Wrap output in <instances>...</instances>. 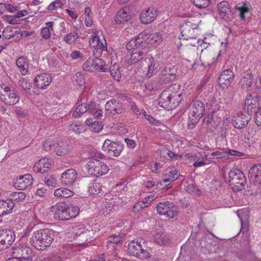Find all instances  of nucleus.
Wrapping results in <instances>:
<instances>
[{
  "label": "nucleus",
  "instance_id": "a19ab883",
  "mask_svg": "<svg viewBox=\"0 0 261 261\" xmlns=\"http://www.w3.org/2000/svg\"><path fill=\"white\" fill-rule=\"evenodd\" d=\"M25 194L22 192H15L11 193L9 196L8 199L9 201H12V203L19 202L23 201L25 198Z\"/></svg>",
  "mask_w": 261,
  "mask_h": 261
},
{
  "label": "nucleus",
  "instance_id": "052dcab7",
  "mask_svg": "<svg viewBox=\"0 0 261 261\" xmlns=\"http://www.w3.org/2000/svg\"><path fill=\"white\" fill-rule=\"evenodd\" d=\"M99 37L97 35V33L94 32L93 35L91 36V38L89 41V45L91 47L94 48L96 44L99 42Z\"/></svg>",
  "mask_w": 261,
  "mask_h": 261
},
{
  "label": "nucleus",
  "instance_id": "a18cd8bd",
  "mask_svg": "<svg viewBox=\"0 0 261 261\" xmlns=\"http://www.w3.org/2000/svg\"><path fill=\"white\" fill-rule=\"evenodd\" d=\"M87 111H88L87 103L83 102L76 107L75 110L72 113V116L75 118L80 117Z\"/></svg>",
  "mask_w": 261,
  "mask_h": 261
},
{
  "label": "nucleus",
  "instance_id": "4be33fe9",
  "mask_svg": "<svg viewBox=\"0 0 261 261\" xmlns=\"http://www.w3.org/2000/svg\"><path fill=\"white\" fill-rule=\"evenodd\" d=\"M250 118V116L241 113L233 117L231 123L236 128L243 129L248 125Z\"/></svg>",
  "mask_w": 261,
  "mask_h": 261
},
{
  "label": "nucleus",
  "instance_id": "8fccbe9b",
  "mask_svg": "<svg viewBox=\"0 0 261 261\" xmlns=\"http://www.w3.org/2000/svg\"><path fill=\"white\" fill-rule=\"evenodd\" d=\"M142 33H144L145 34V36H146V38L145 39H143V41L146 40L148 39H149L150 40L152 41L151 42L152 43H159L162 40V35L159 32L150 35H148L145 32H143Z\"/></svg>",
  "mask_w": 261,
  "mask_h": 261
},
{
  "label": "nucleus",
  "instance_id": "0e129e2a",
  "mask_svg": "<svg viewBox=\"0 0 261 261\" xmlns=\"http://www.w3.org/2000/svg\"><path fill=\"white\" fill-rule=\"evenodd\" d=\"M44 183L49 187H55L57 184V181L55 178L51 176H48L44 178Z\"/></svg>",
  "mask_w": 261,
  "mask_h": 261
},
{
  "label": "nucleus",
  "instance_id": "e433bc0d",
  "mask_svg": "<svg viewBox=\"0 0 261 261\" xmlns=\"http://www.w3.org/2000/svg\"><path fill=\"white\" fill-rule=\"evenodd\" d=\"M87 125H88L92 131L94 133H99L103 128V125L102 123L98 121H93L91 118L87 119L86 121Z\"/></svg>",
  "mask_w": 261,
  "mask_h": 261
},
{
  "label": "nucleus",
  "instance_id": "f257e3e1",
  "mask_svg": "<svg viewBox=\"0 0 261 261\" xmlns=\"http://www.w3.org/2000/svg\"><path fill=\"white\" fill-rule=\"evenodd\" d=\"M178 89L179 86L174 84L163 91L158 99L159 105L165 109H175L181 100V93L174 91Z\"/></svg>",
  "mask_w": 261,
  "mask_h": 261
},
{
  "label": "nucleus",
  "instance_id": "58836bf2",
  "mask_svg": "<svg viewBox=\"0 0 261 261\" xmlns=\"http://www.w3.org/2000/svg\"><path fill=\"white\" fill-rule=\"evenodd\" d=\"M87 109L89 113L94 116L95 117L100 118L102 116V111L94 102H90L88 105L87 104Z\"/></svg>",
  "mask_w": 261,
  "mask_h": 261
},
{
  "label": "nucleus",
  "instance_id": "13d9d810",
  "mask_svg": "<svg viewBox=\"0 0 261 261\" xmlns=\"http://www.w3.org/2000/svg\"><path fill=\"white\" fill-rule=\"evenodd\" d=\"M194 4L199 9L207 7L210 3V0H193Z\"/></svg>",
  "mask_w": 261,
  "mask_h": 261
},
{
  "label": "nucleus",
  "instance_id": "603ef678",
  "mask_svg": "<svg viewBox=\"0 0 261 261\" xmlns=\"http://www.w3.org/2000/svg\"><path fill=\"white\" fill-rule=\"evenodd\" d=\"M66 3V0H56L48 6L47 9L49 11H54L58 8H61Z\"/></svg>",
  "mask_w": 261,
  "mask_h": 261
},
{
  "label": "nucleus",
  "instance_id": "0eeeda50",
  "mask_svg": "<svg viewBox=\"0 0 261 261\" xmlns=\"http://www.w3.org/2000/svg\"><path fill=\"white\" fill-rule=\"evenodd\" d=\"M160 68V62L154 60L152 57L148 56L142 61L141 69L148 77L155 74Z\"/></svg>",
  "mask_w": 261,
  "mask_h": 261
},
{
  "label": "nucleus",
  "instance_id": "5fc2aeb1",
  "mask_svg": "<svg viewBox=\"0 0 261 261\" xmlns=\"http://www.w3.org/2000/svg\"><path fill=\"white\" fill-rule=\"evenodd\" d=\"M137 257L140 259H148L149 261H155L154 258L152 257V255L147 249H144L142 247V250H141L139 254H138Z\"/></svg>",
  "mask_w": 261,
  "mask_h": 261
},
{
  "label": "nucleus",
  "instance_id": "ea45409f",
  "mask_svg": "<svg viewBox=\"0 0 261 261\" xmlns=\"http://www.w3.org/2000/svg\"><path fill=\"white\" fill-rule=\"evenodd\" d=\"M73 195V192L66 188H60L55 190L54 195L59 198H68Z\"/></svg>",
  "mask_w": 261,
  "mask_h": 261
},
{
  "label": "nucleus",
  "instance_id": "6ab92c4d",
  "mask_svg": "<svg viewBox=\"0 0 261 261\" xmlns=\"http://www.w3.org/2000/svg\"><path fill=\"white\" fill-rule=\"evenodd\" d=\"M179 171L174 167H169L164 170L162 176V181L164 186H169V184L176 180L179 176Z\"/></svg>",
  "mask_w": 261,
  "mask_h": 261
},
{
  "label": "nucleus",
  "instance_id": "473e14b6",
  "mask_svg": "<svg viewBox=\"0 0 261 261\" xmlns=\"http://www.w3.org/2000/svg\"><path fill=\"white\" fill-rule=\"evenodd\" d=\"M14 206V203L12 201L0 200V217L10 213Z\"/></svg>",
  "mask_w": 261,
  "mask_h": 261
},
{
  "label": "nucleus",
  "instance_id": "09e8293b",
  "mask_svg": "<svg viewBox=\"0 0 261 261\" xmlns=\"http://www.w3.org/2000/svg\"><path fill=\"white\" fill-rule=\"evenodd\" d=\"M102 185L97 182L91 184L88 189V192L90 195H97L102 191Z\"/></svg>",
  "mask_w": 261,
  "mask_h": 261
},
{
  "label": "nucleus",
  "instance_id": "2eb2a0df",
  "mask_svg": "<svg viewBox=\"0 0 261 261\" xmlns=\"http://www.w3.org/2000/svg\"><path fill=\"white\" fill-rule=\"evenodd\" d=\"M54 218L58 220H67V205L64 202H59L50 208Z\"/></svg>",
  "mask_w": 261,
  "mask_h": 261
},
{
  "label": "nucleus",
  "instance_id": "412c9836",
  "mask_svg": "<svg viewBox=\"0 0 261 261\" xmlns=\"http://www.w3.org/2000/svg\"><path fill=\"white\" fill-rule=\"evenodd\" d=\"M146 38V36L144 33H140L137 38L132 39L126 44V49L129 50H132V52H133L136 48L137 49H140L141 48L143 49V47H146V43L143 42V39Z\"/></svg>",
  "mask_w": 261,
  "mask_h": 261
},
{
  "label": "nucleus",
  "instance_id": "9d476101",
  "mask_svg": "<svg viewBox=\"0 0 261 261\" xmlns=\"http://www.w3.org/2000/svg\"><path fill=\"white\" fill-rule=\"evenodd\" d=\"M261 108V98L256 95H247L246 97L243 110L249 116Z\"/></svg>",
  "mask_w": 261,
  "mask_h": 261
},
{
  "label": "nucleus",
  "instance_id": "a211bd4d",
  "mask_svg": "<svg viewBox=\"0 0 261 261\" xmlns=\"http://www.w3.org/2000/svg\"><path fill=\"white\" fill-rule=\"evenodd\" d=\"M33 184V177L31 174H27L20 175L16 178L13 185L15 188L19 190H24L30 188Z\"/></svg>",
  "mask_w": 261,
  "mask_h": 261
},
{
  "label": "nucleus",
  "instance_id": "774afa93",
  "mask_svg": "<svg viewBox=\"0 0 261 261\" xmlns=\"http://www.w3.org/2000/svg\"><path fill=\"white\" fill-rule=\"evenodd\" d=\"M254 113L255 114L254 119L255 124L258 126H261V108Z\"/></svg>",
  "mask_w": 261,
  "mask_h": 261
},
{
  "label": "nucleus",
  "instance_id": "de8ad7c7",
  "mask_svg": "<svg viewBox=\"0 0 261 261\" xmlns=\"http://www.w3.org/2000/svg\"><path fill=\"white\" fill-rule=\"evenodd\" d=\"M80 212L79 207L73 204L67 205V220L75 217Z\"/></svg>",
  "mask_w": 261,
  "mask_h": 261
},
{
  "label": "nucleus",
  "instance_id": "7ed1b4c3",
  "mask_svg": "<svg viewBox=\"0 0 261 261\" xmlns=\"http://www.w3.org/2000/svg\"><path fill=\"white\" fill-rule=\"evenodd\" d=\"M20 97L17 90L5 84H0V101L6 106H12L17 103Z\"/></svg>",
  "mask_w": 261,
  "mask_h": 261
},
{
  "label": "nucleus",
  "instance_id": "49530a36",
  "mask_svg": "<svg viewBox=\"0 0 261 261\" xmlns=\"http://www.w3.org/2000/svg\"><path fill=\"white\" fill-rule=\"evenodd\" d=\"M161 74L166 77V80L171 81L175 79L176 70L174 68L166 67L164 70L161 71Z\"/></svg>",
  "mask_w": 261,
  "mask_h": 261
},
{
  "label": "nucleus",
  "instance_id": "864d4df0",
  "mask_svg": "<svg viewBox=\"0 0 261 261\" xmlns=\"http://www.w3.org/2000/svg\"><path fill=\"white\" fill-rule=\"evenodd\" d=\"M79 36L76 33H71L67 34L64 37V40L67 43L71 44L74 43L79 38Z\"/></svg>",
  "mask_w": 261,
  "mask_h": 261
},
{
  "label": "nucleus",
  "instance_id": "2f4dec72",
  "mask_svg": "<svg viewBox=\"0 0 261 261\" xmlns=\"http://www.w3.org/2000/svg\"><path fill=\"white\" fill-rule=\"evenodd\" d=\"M141 250H142V246L141 241L133 240L128 245V251L130 255L137 257Z\"/></svg>",
  "mask_w": 261,
  "mask_h": 261
},
{
  "label": "nucleus",
  "instance_id": "5701e85b",
  "mask_svg": "<svg viewBox=\"0 0 261 261\" xmlns=\"http://www.w3.org/2000/svg\"><path fill=\"white\" fill-rule=\"evenodd\" d=\"M77 171L73 169H69L62 173L61 181L63 185L71 186L75 182L77 178Z\"/></svg>",
  "mask_w": 261,
  "mask_h": 261
},
{
  "label": "nucleus",
  "instance_id": "3c124183",
  "mask_svg": "<svg viewBox=\"0 0 261 261\" xmlns=\"http://www.w3.org/2000/svg\"><path fill=\"white\" fill-rule=\"evenodd\" d=\"M19 86L21 87L25 92V93L31 94V88L32 84L30 83L27 79L23 78L20 80L18 83Z\"/></svg>",
  "mask_w": 261,
  "mask_h": 261
},
{
  "label": "nucleus",
  "instance_id": "ddd939ff",
  "mask_svg": "<svg viewBox=\"0 0 261 261\" xmlns=\"http://www.w3.org/2000/svg\"><path fill=\"white\" fill-rule=\"evenodd\" d=\"M198 25L191 21L186 20L180 25V32L185 40L195 39L196 33L195 30L197 29Z\"/></svg>",
  "mask_w": 261,
  "mask_h": 261
},
{
  "label": "nucleus",
  "instance_id": "f3484780",
  "mask_svg": "<svg viewBox=\"0 0 261 261\" xmlns=\"http://www.w3.org/2000/svg\"><path fill=\"white\" fill-rule=\"evenodd\" d=\"M217 9L220 17L226 21H230L233 18V13L226 1H223L217 5Z\"/></svg>",
  "mask_w": 261,
  "mask_h": 261
},
{
  "label": "nucleus",
  "instance_id": "4468645a",
  "mask_svg": "<svg viewBox=\"0 0 261 261\" xmlns=\"http://www.w3.org/2000/svg\"><path fill=\"white\" fill-rule=\"evenodd\" d=\"M15 238L14 232L10 229L0 230V251L11 245Z\"/></svg>",
  "mask_w": 261,
  "mask_h": 261
},
{
  "label": "nucleus",
  "instance_id": "69168bd1",
  "mask_svg": "<svg viewBox=\"0 0 261 261\" xmlns=\"http://www.w3.org/2000/svg\"><path fill=\"white\" fill-rule=\"evenodd\" d=\"M6 21L11 24H16L19 23V19L16 16V15L11 16L8 15L6 16Z\"/></svg>",
  "mask_w": 261,
  "mask_h": 261
},
{
  "label": "nucleus",
  "instance_id": "6e6d98bb",
  "mask_svg": "<svg viewBox=\"0 0 261 261\" xmlns=\"http://www.w3.org/2000/svg\"><path fill=\"white\" fill-rule=\"evenodd\" d=\"M58 250L61 252V254L65 255V257H70V254L72 252L71 246L68 244L60 245L58 247Z\"/></svg>",
  "mask_w": 261,
  "mask_h": 261
},
{
  "label": "nucleus",
  "instance_id": "f03ea898",
  "mask_svg": "<svg viewBox=\"0 0 261 261\" xmlns=\"http://www.w3.org/2000/svg\"><path fill=\"white\" fill-rule=\"evenodd\" d=\"M55 231L51 229L43 228L34 232L31 243L38 250H44L50 247L55 239Z\"/></svg>",
  "mask_w": 261,
  "mask_h": 261
},
{
  "label": "nucleus",
  "instance_id": "aec40b11",
  "mask_svg": "<svg viewBox=\"0 0 261 261\" xmlns=\"http://www.w3.org/2000/svg\"><path fill=\"white\" fill-rule=\"evenodd\" d=\"M248 177L252 184L260 187L261 186V164L252 166L249 170Z\"/></svg>",
  "mask_w": 261,
  "mask_h": 261
},
{
  "label": "nucleus",
  "instance_id": "20e7f679",
  "mask_svg": "<svg viewBox=\"0 0 261 261\" xmlns=\"http://www.w3.org/2000/svg\"><path fill=\"white\" fill-rule=\"evenodd\" d=\"M229 183L234 192L244 189L246 184L244 173L239 169L231 170L229 173Z\"/></svg>",
  "mask_w": 261,
  "mask_h": 261
},
{
  "label": "nucleus",
  "instance_id": "6e6552de",
  "mask_svg": "<svg viewBox=\"0 0 261 261\" xmlns=\"http://www.w3.org/2000/svg\"><path fill=\"white\" fill-rule=\"evenodd\" d=\"M12 255L20 261H33V250L25 245H19L13 247Z\"/></svg>",
  "mask_w": 261,
  "mask_h": 261
},
{
  "label": "nucleus",
  "instance_id": "680f3d73",
  "mask_svg": "<svg viewBox=\"0 0 261 261\" xmlns=\"http://www.w3.org/2000/svg\"><path fill=\"white\" fill-rule=\"evenodd\" d=\"M94 48L102 49L104 51H107V53L109 51H108L107 48V41L104 38H103L101 40L99 39V42H98V43L96 44L95 47H94Z\"/></svg>",
  "mask_w": 261,
  "mask_h": 261
},
{
  "label": "nucleus",
  "instance_id": "37998d69",
  "mask_svg": "<svg viewBox=\"0 0 261 261\" xmlns=\"http://www.w3.org/2000/svg\"><path fill=\"white\" fill-rule=\"evenodd\" d=\"M154 242L160 245H166L169 244L170 239L165 233H157L154 238Z\"/></svg>",
  "mask_w": 261,
  "mask_h": 261
},
{
  "label": "nucleus",
  "instance_id": "c85d7f7f",
  "mask_svg": "<svg viewBox=\"0 0 261 261\" xmlns=\"http://www.w3.org/2000/svg\"><path fill=\"white\" fill-rule=\"evenodd\" d=\"M254 83V76L251 73L247 72L241 79V88L248 92L252 91V87Z\"/></svg>",
  "mask_w": 261,
  "mask_h": 261
},
{
  "label": "nucleus",
  "instance_id": "9b49d317",
  "mask_svg": "<svg viewBox=\"0 0 261 261\" xmlns=\"http://www.w3.org/2000/svg\"><path fill=\"white\" fill-rule=\"evenodd\" d=\"M83 67L85 69H87L91 71H98L105 72L108 71L109 67L102 59L89 58L84 63Z\"/></svg>",
  "mask_w": 261,
  "mask_h": 261
},
{
  "label": "nucleus",
  "instance_id": "f8f14e48",
  "mask_svg": "<svg viewBox=\"0 0 261 261\" xmlns=\"http://www.w3.org/2000/svg\"><path fill=\"white\" fill-rule=\"evenodd\" d=\"M102 149L110 156H118L123 149V145L107 139L103 144Z\"/></svg>",
  "mask_w": 261,
  "mask_h": 261
},
{
  "label": "nucleus",
  "instance_id": "bf43d9fd",
  "mask_svg": "<svg viewBox=\"0 0 261 261\" xmlns=\"http://www.w3.org/2000/svg\"><path fill=\"white\" fill-rule=\"evenodd\" d=\"M143 114L144 115L145 118L149 121V122L156 126H160L161 124L160 121L155 118H154L151 116L147 114L146 112H144Z\"/></svg>",
  "mask_w": 261,
  "mask_h": 261
},
{
  "label": "nucleus",
  "instance_id": "393cba45",
  "mask_svg": "<svg viewBox=\"0 0 261 261\" xmlns=\"http://www.w3.org/2000/svg\"><path fill=\"white\" fill-rule=\"evenodd\" d=\"M234 76L233 72L230 69L224 70L220 75L219 84L220 86L224 88L229 86L232 82Z\"/></svg>",
  "mask_w": 261,
  "mask_h": 261
},
{
  "label": "nucleus",
  "instance_id": "39448f33",
  "mask_svg": "<svg viewBox=\"0 0 261 261\" xmlns=\"http://www.w3.org/2000/svg\"><path fill=\"white\" fill-rule=\"evenodd\" d=\"M86 169L90 175L95 176L106 174L109 170L108 166L105 163L96 159L90 160L86 165Z\"/></svg>",
  "mask_w": 261,
  "mask_h": 261
},
{
  "label": "nucleus",
  "instance_id": "423d86ee",
  "mask_svg": "<svg viewBox=\"0 0 261 261\" xmlns=\"http://www.w3.org/2000/svg\"><path fill=\"white\" fill-rule=\"evenodd\" d=\"M156 210L158 214L164 215L168 218H173L179 213L178 208L174 203L169 201L160 202L156 205Z\"/></svg>",
  "mask_w": 261,
  "mask_h": 261
},
{
  "label": "nucleus",
  "instance_id": "79ce46f5",
  "mask_svg": "<svg viewBox=\"0 0 261 261\" xmlns=\"http://www.w3.org/2000/svg\"><path fill=\"white\" fill-rule=\"evenodd\" d=\"M68 129L76 134H80L86 130L85 126L79 122H74L68 126Z\"/></svg>",
  "mask_w": 261,
  "mask_h": 261
},
{
  "label": "nucleus",
  "instance_id": "a878e982",
  "mask_svg": "<svg viewBox=\"0 0 261 261\" xmlns=\"http://www.w3.org/2000/svg\"><path fill=\"white\" fill-rule=\"evenodd\" d=\"M145 47H143V49L141 48L140 49H137L136 48L134 50V51L132 52V54L130 55V57L128 59V63L132 64L139 62V66H140V68H141L142 61L145 60L147 57L146 54L142 51L145 49Z\"/></svg>",
  "mask_w": 261,
  "mask_h": 261
},
{
  "label": "nucleus",
  "instance_id": "bb28decb",
  "mask_svg": "<svg viewBox=\"0 0 261 261\" xmlns=\"http://www.w3.org/2000/svg\"><path fill=\"white\" fill-rule=\"evenodd\" d=\"M52 81L51 76L47 73H43L36 76L34 83L37 88L43 89L48 86Z\"/></svg>",
  "mask_w": 261,
  "mask_h": 261
},
{
  "label": "nucleus",
  "instance_id": "b1692460",
  "mask_svg": "<svg viewBox=\"0 0 261 261\" xmlns=\"http://www.w3.org/2000/svg\"><path fill=\"white\" fill-rule=\"evenodd\" d=\"M158 12L153 8H149L140 14V19L142 23L148 24L153 22L156 18Z\"/></svg>",
  "mask_w": 261,
  "mask_h": 261
},
{
  "label": "nucleus",
  "instance_id": "338daca9",
  "mask_svg": "<svg viewBox=\"0 0 261 261\" xmlns=\"http://www.w3.org/2000/svg\"><path fill=\"white\" fill-rule=\"evenodd\" d=\"M122 237L119 235H112L107 239L108 242L110 243L118 244L122 239Z\"/></svg>",
  "mask_w": 261,
  "mask_h": 261
},
{
  "label": "nucleus",
  "instance_id": "72a5a7b5",
  "mask_svg": "<svg viewBox=\"0 0 261 261\" xmlns=\"http://www.w3.org/2000/svg\"><path fill=\"white\" fill-rule=\"evenodd\" d=\"M235 9L239 12V15L242 20H245V14L249 13L251 10L250 5L246 2H243L235 6Z\"/></svg>",
  "mask_w": 261,
  "mask_h": 261
},
{
  "label": "nucleus",
  "instance_id": "7c9ffc66",
  "mask_svg": "<svg viewBox=\"0 0 261 261\" xmlns=\"http://www.w3.org/2000/svg\"><path fill=\"white\" fill-rule=\"evenodd\" d=\"M69 151V145L66 141H60L56 142L55 152L59 156H64Z\"/></svg>",
  "mask_w": 261,
  "mask_h": 261
},
{
  "label": "nucleus",
  "instance_id": "cd10ccee",
  "mask_svg": "<svg viewBox=\"0 0 261 261\" xmlns=\"http://www.w3.org/2000/svg\"><path fill=\"white\" fill-rule=\"evenodd\" d=\"M51 160L43 158L38 161L33 167V170L37 173H45L51 168Z\"/></svg>",
  "mask_w": 261,
  "mask_h": 261
},
{
  "label": "nucleus",
  "instance_id": "c9c22d12",
  "mask_svg": "<svg viewBox=\"0 0 261 261\" xmlns=\"http://www.w3.org/2000/svg\"><path fill=\"white\" fill-rule=\"evenodd\" d=\"M206 158V155L204 154V152H198L195 153L193 156V159L192 160L195 161L193 164V166L195 168L200 167L203 166H204L205 163V160Z\"/></svg>",
  "mask_w": 261,
  "mask_h": 261
},
{
  "label": "nucleus",
  "instance_id": "e2e57ef3",
  "mask_svg": "<svg viewBox=\"0 0 261 261\" xmlns=\"http://www.w3.org/2000/svg\"><path fill=\"white\" fill-rule=\"evenodd\" d=\"M157 197V195H155V194H150L147 196H146L142 201L145 205V207L148 206L151 202L154 200Z\"/></svg>",
  "mask_w": 261,
  "mask_h": 261
},
{
  "label": "nucleus",
  "instance_id": "c756f323",
  "mask_svg": "<svg viewBox=\"0 0 261 261\" xmlns=\"http://www.w3.org/2000/svg\"><path fill=\"white\" fill-rule=\"evenodd\" d=\"M130 18L128 9L125 8L120 9L116 14L115 21L117 23H123L127 21Z\"/></svg>",
  "mask_w": 261,
  "mask_h": 261
},
{
  "label": "nucleus",
  "instance_id": "1a4fd4ad",
  "mask_svg": "<svg viewBox=\"0 0 261 261\" xmlns=\"http://www.w3.org/2000/svg\"><path fill=\"white\" fill-rule=\"evenodd\" d=\"M205 111L204 103L200 100L193 102L189 114V119L192 124L197 123L204 115Z\"/></svg>",
  "mask_w": 261,
  "mask_h": 261
},
{
  "label": "nucleus",
  "instance_id": "dca6fc26",
  "mask_svg": "<svg viewBox=\"0 0 261 261\" xmlns=\"http://www.w3.org/2000/svg\"><path fill=\"white\" fill-rule=\"evenodd\" d=\"M105 110L107 114L112 115L120 114L124 111L122 103L115 99H112L106 102Z\"/></svg>",
  "mask_w": 261,
  "mask_h": 261
},
{
  "label": "nucleus",
  "instance_id": "c03bdc74",
  "mask_svg": "<svg viewBox=\"0 0 261 261\" xmlns=\"http://www.w3.org/2000/svg\"><path fill=\"white\" fill-rule=\"evenodd\" d=\"M46 27L42 29L41 31V35L43 38L45 39H48L50 37V30H53L54 22L49 21L45 23Z\"/></svg>",
  "mask_w": 261,
  "mask_h": 261
},
{
  "label": "nucleus",
  "instance_id": "4c0bfd02",
  "mask_svg": "<svg viewBox=\"0 0 261 261\" xmlns=\"http://www.w3.org/2000/svg\"><path fill=\"white\" fill-rule=\"evenodd\" d=\"M109 70L113 79L117 81H119L121 78V73L119 71V65L116 62L113 64V61H112L111 66L109 67Z\"/></svg>",
  "mask_w": 261,
  "mask_h": 261
},
{
  "label": "nucleus",
  "instance_id": "f704fd0d",
  "mask_svg": "<svg viewBox=\"0 0 261 261\" xmlns=\"http://www.w3.org/2000/svg\"><path fill=\"white\" fill-rule=\"evenodd\" d=\"M16 64L22 75H25L28 74L29 66L28 61L25 58L23 57H19L16 60Z\"/></svg>",
  "mask_w": 261,
  "mask_h": 261
},
{
  "label": "nucleus",
  "instance_id": "4d7b16f0",
  "mask_svg": "<svg viewBox=\"0 0 261 261\" xmlns=\"http://www.w3.org/2000/svg\"><path fill=\"white\" fill-rule=\"evenodd\" d=\"M56 143L53 140H47L44 142L43 144V148L46 151H54L55 152Z\"/></svg>",
  "mask_w": 261,
  "mask_h": 261
}]
</instances>
